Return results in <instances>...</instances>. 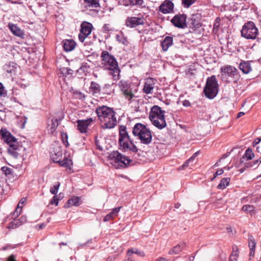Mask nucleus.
I'll list each match as a JSON object with an SVG mask.
<instances>
[{
  "label": "nucleus",
  "instance_id": "09e8293b",
  "mask_svg": "<svg viewBox=\"0 0 261 261\" xmlns=\"http://www.w3.org/2000/svg\"><path fill=\"white\" fill-rule=\"evenodd\" d=\"M58 200L59 199L56 197V196H55L50 201V204H55L56 206H57L58 204Z\"/></svg>",
  "mask_w": 261,
  "mask_h": 261
},
{
  "label": "nucleus",
  "instance_id": "b1692460",
  "mask_svg": "<svg viewBox=\"0 0 261 261\" xmlns=\"http://www.w3.org/2000/svg\"><path fill=\"white\" fill-rule=\"evenodd\" d=\"M248 245L250 248L249 256L253 257L254 255L256 242L252 235H250L248 237Z\"/></svg>",
  "mask_w": 261,
  "mask_h": 261
},
{
  "label": "nucleus",
  "instance_id": "20e7f679",
  "mask_svg": "<svg viewBox=\"0 0 261 261\" xmlns=\"http://www.w3.org/2000/svg\"><path fill=\"white\" fill-rule=\"evenodd\" d=\"M164 111L158 106H154L149 114V118L152 124L156 127L162 129L166 125Z\"/></svg>",
  "mask_w": 261,
  "mask_h": 261
},
{
  "label": "nucleus",
  "instance_id": "423d86ee",
  "mask_svg": "<svg viewBox=\"0 0 261 261\" xmlns=\"http://www.w3.org/2000/svg\"><path fill=\"white\" fill-rule=\"evenodd\" d=\"M119 144L120 147L124 150L129 149L134 152L138 151L137 147L130 139L124 126H120L119 128Z\"/></svg>",
  "mask_w": 261,
  "mask_h": 261
},
{
  "label": "nucleus",
  "instance_id": "37998d69",
  "mask_svg": "<svg viewBox=\"0 0 261 261\" xmlns=\"http://www.w3.org/2000/svg\"><path fill=\"white\" fill-rule=\"evenodd\" d=\"M60 186V183L58 182L54 187L50 188V192L53 194L56 195L58 193Z\"/></svg>",
  "mask_w": 261,
  "mask_h": 261
},
{
  "label": "nucleus",
  "instance_id": "412c9836",
  "mask_svg": "<svg viewBox=\"0 0 261 261\" xmlns=\"http://www.w3.org/2000/svg\"><path fill=\"white\" fill-rule=\"evenodd\" d=\"M9 28L14 35L21 38L23 37L24 35L23 32L17 25L9 23Z\"/></svg>",
  "mask_w": 261,
  "mask_h": 261
},
{
  "label": "nucleus",
  "instance_id": "6e6552de",
  "mask_svg": "<svg viewBox=\"0 0 261 261\" xmlns=\"http://www.w3.org/2000/svg\"><path fill=\"white\" fill-rule=\"evenodd\" d=\"M101 65L105 69L110 70L117 67L118 63L114 56L110 54L108 51H102L101 54Z\"/></svg>",
  "mask_w": 261,
  "mask_h": 261
},
{
  "label": "nucleus",
  "instance_id": "393cba45",
  "mask_svg": "<svg viewBox=\"0 0 261 261\" xmlns=\"http://www.w3.org/2000/svg\"><path fill=\"white\" fill-rule=\"evenodd\" d=\"M121 208V206L113 208L109 214H108L105 217L103 221L107 222L114 218L118 215V214Z\"/></svg>",
  "mask_w": 261,
  "mask_h": 261
},
{
  "label": "nucleus",
  "instance_id": "de8ad7c7",
  "mask_svg": "<svg viewBox=\"0 0 261 261\" xmlns=\"http://www.w3.org/2000/svg\"><path fill=\"white\" fill-rule=\"evenodd\" d=\"M67 135L66 133L62 134V139L64 144L67 146L68 145V143L67 141Z\"/></svg>",
  "mask_w": 261,
  "mask_h": 261
},
{
  "label": "nucleus",
  "instance_id": "c9c22d12",
  "mask_svg": "<svg viewBox=\"0 0 261 261\" xmlns=\"http://www.w3.org/2000/svg\"><path fill=\"white\" fill-rule=\"evenodd\" d=\"M90 89L93 93H98L100 91V87L97 83H91Z\"/></svg>",
  "mask_w": 261,
  "mask_h": 261
},
{
  "label": "nucleus",
  "instance_id": "e2e57ef3",
  "mask_svg": "<svg viewBox=\"0 0 261 261\" xmlns=\"http://www.w3.org/2000/svg\"><path fill=\"white\" fill-rule=\"evenodd\" d=\"M258 163H261V158H260L258 160H256L254 162V164H258Z\"/></svg>",
  "mask_w": 261,
  "mask_h": 261
},
{
  "label": "nucleus",
  "instance_id": "79ce46f5",
  "mask_svg": "<svg viewBox=\"0 0 261 261\" xmlns=\"http://www.w3.org/2000/svg\"><path fill=\"white\" fill-rule=\"evenodd\" d=\"M196 0H182V4L184 7L189 8L191 5H192Z\"/></svg>",
  "mask_w": 261,
  "mask_h": 261
},
{
  "label": "nucleus",
  "instance_id": "aec40b11",
  "mask_svg": "<svg viewBox=\"0 0 261 261\" xmlns=\"http://www.w3.org/2000/svg\"><path fill=\"white\" fill-rule=\"evenodd\" d=\"M200 23L197 15H193L189 22V27L193 30L198 29L200 27Z\"/></svg>",
  "mask_w": 261,
  "mask_h": 261
},
{
  "label": "nucleus",
  "instance_id": "e433bc0d",
  "mask_svg": "<svg viewBox=\"0 0 261 261\" xmlns=\"http://www.w3.org/2000/svg\"><path fill=\"white\" fill-rule=\"evenodd\" d=\"M59 163L61 166L68 167L72 164V161L70 159L65 158L64 160H61Z\"/></svg>",
  "mask_w": 261,
  "mask_h": 261
},
{
  "label": "nucleus",
  "instance_id": "3c124183",
  "mask_svg": "<svg viewBox=\"0 0 261 261\" xmlns=\"http://www.w3.org/2000/svg\"><path fill=\"white\" fill-rule=\"evenodd\" d=\"M6 94L4 87L2 85V83H0V96H2Z\"/></svg>",
  "mask_w": 261,
  "mask_h": 261
},
{
  "label": "nucleus",
  "instance_id": "1a4fd4ad",
  "mask_svg": "<svg viewBox=\"0 0 261 261\" xmlns=\"http://www.w3.org/2000/svg\"><path fill=\"white\" fill-rule=\"evenodd\" d=\"M237 69L230 65H226L221 68V73L218 76L220 79L223 82H228V77L233 76L237 74Z\"/></svg>",
  "mask_w": 261,
  "mask_h": 261
},
{
  "label": "nucleus",
  "instance_id": "4be33fe9",
  "mask_svg": "<svg viewBox=\"0 0 261 261\" xmlns=\"http://www.w3.org/2000/svg\"><path fill=\"white\" fill-rule=\"evenodd\" d=\"M59 125L58 120L57 118L51 119L49 121L47 126V131L49 134H53Z\"/></svg>",
  "mask_w": 261,
  "mask_h": 261
},
{
  "label": "nucleus",
  "instance_id": "f03ea898",
  "mask_svg": "<svg viewBox=\"0 0 261 261\" xmlns=\"http://www.w3.org/2000/svg\"><path fill=\"white\" fill-rule=\"evenodd\" d=\"M96 114L100 121L103 123L101 127L104 129L112 128L116 124L114 112L107 106H102L96 109Z\"/></svg>",
  "mask_w": 261,
  "mask_h": 261
},
{
  "label": "nucleus",
  "instance_id": "f257e3e1",
  "mask_svg": "<svg viewBox=\"0 0 261 261\" xmlns=\"http://www.w3.org/2000/svg\"><path fill=\"white\" fill-rule=\"evenodd\" d=\"M0 134L3 141L9 145L8 151L15 158L23 154L25 148L18 144L17 139L5 128H2Z\"/></svg>",
  "mask_w": 261,
  "mask_h": 261
},
{
  "label": "nucleus",
  "instance_id": "2eb2a0df",
  "mask_svg": "<svg viewBox=\"0 0 261 261\" xmlns=\"http://www.w3.org/2000/svg\"><path fill=\"white\" fill-rule=\"evenodd\" d=\"M17 65L14 62H9L3 66L4 74L6 76L12 77L15 74Z\"/></svg>",
  "mask_w": 261,
  "mask_h": 261
},
{
  "label": "nucleus",
  "instance_id": "4468645a",
  "mask_svg": "<svg viewBox=\"0 0 261 261\" xmlns=\"http://www.w3.org/2000/svg\"><path fill=\"white\" fill-rule=\"evenodd\" d=\"M144 23V18L141 17H127L125 20V25L129 28H135Z\"/></svg>",
  "mask_w": 261,
  "mask_h": 261
},
{
  "label": "nucleus",
  "instance_id": "ddd939ff",
  "mask_svg": "<svg viewBox=\"0 0 261 261\" xmlns=\"http://www.w3.org/2000/svg\"><path fill=\"white\" fill-rule=\"evenodd\" d=\"M92 27V24L89 22L86 21L82 22L79 35V39L81 42H83L86 37L91 34Z\"/></svg>",
  "mask_w": 261,
  "mask_h": 261
},
{
  "label": "nucleus",
  "instance_id": "49530a36",
  "mask_svg": "<svg viewBox=\"0 0 261 261\" xmlns=\"http://www.w3.org/2000/svg\"><path fill=\"white\" fill-rule=\"evenodd\" d=\"M102 31L105 33H109L113 31V29L110 28L109 24H105L103 25L102 28Z\"/></svg>",
  "mask_w": 261,
  "mask_h": 261
},
{
  "label": "nucleus",
  "instance_id": "69168bd1",
  "mask_svg": "<svg viewBox=\"0 0 261 261\" xmlns=\"http://www.w3.org/2000/svg\"><path fill=\"white\" fill-rule=\"evenodd\" d=\"M86 68V66H82V67H80V68L79 69V70H80V71H83V70L84 71V69H85V68Z\"/></svg>",
  "mask_w": 261,
  "mask_h": 261
},
{
  "label": "nucleus",
  "instance_id": "bb28decb",
  "mask_svg": "<svg viewBox=\"0 0 261 261\" xmlns=\"http://www.w3.org/2000/svg\"><path fill=\"white\" fill-rule=\"evenodd\" d=\"M240 69L245 74H247L251 70L250 64L248 61L241 62L239 65Z\"/></svg>",
  "mask_w": 261,
  "mask_h": 261
},
{
  "label": "nucleus",
  "instance_id": "4d7b16f0",
  "mask_svg": "<svg viewBox=\"0 0 261 261\" xmlns=\"http://www.w3.org/2000/svg\"><path fill=\"white\" fill-rule=\"evenodd\" d=\"M8 261H16L15 256L13 254L10 255L8 258Z\"/></svg>",
  "mask_w": 261,
  "mask_h": 261
},
{
  "label": "nucleus",
  "instance_id": "cd10ccee",
  "mask_svg": "<svg viewBox=\"0 0 261 261\" xmlns=\"http://www.w3.org/2000/svg\"><path fill=\"white\" fill-rule=\"evenodd\" d=\"M84 3L87 9L96 8L99 7V0H84Z\"/></svg>",
  "mask_w": 261,
  "mask_h": 261
},
{
  "label": "nucleus",
  "instance_id": "7ed1b4c3",
  "mask_svg": "<svg viewBox=\"0 0 261 261\" xmlns=\"http://www.w3.org/2000/svg\"><path fill=\"white\" fill-rule=\"evenodd\" d=\"M133 134L138 138L141 144L148 145L151 142V132L143 124L140 123L136 124L133 128Z\"/></svg>",
  "mask_w": 261,
  "mask_h": 261
},
{
  "label": "nucleus",
  "instance_id": "8fccbe9b",
  "mask_svg": "<svg viewBox=\"0 0 261 261\" xmlns=\"http://www.w3.org/2000/svg\"><path fill=\"white\" fill-rule=\"evenodd\" d=\"M2 170L3 171V172L5 173V174L6 175H8V174H10L11 173V169L10 168H9L8 167H3L2 168Z\"/></svg>",
  "mask_w": 261,
  "mask_h": 261
},
{
  "label": "nucleus",
  "instance_id": "39448f33",
  "mask_svg": "<svg viewBox=\"0 0 261 261\" xmlns=\"http://www.w3.org/2000/svg\"><path fill=\"white\" fill-rule=\"evenodd\" d=\"M108 159L116 168H125L132 161L128 157L124 155L118 151H113L108 155Z\"/></svg>",
  "mask_w": 261,
  "mask_h": 261
},
{
  "label": "nucleus",
  "instance_id": "0e129e2a",
  "mask_svg": "<svg viewBox=\"0 0 261 261\" xmlns=\"http://www.w3.org/2000/svg\"><path fill=\"white\" fill-rule=\"evenodd\" d=\"M156 261H166V260L165 258L161 257L159 259H157Z\"/></svg>",
  "mask_w": 261,
  "mask_h": 261
},
{
  "label": "nucleus",
  "instance_id": "72a5a7b5",
  "mask_svg": "<svg viewBox=\"0 0 261 261\" xmlns=\"http://www.w3.org/2000/svg\"><path fill=\"white\" fill-rule=\"evenodd\" d=\"M230 182V178L229 177H226L222 178L219 184L217 186L218 189H223L225 188L229 184Z\"/></svg>",
  "mask_w": 261,
  "mask_h": 261
},
{
  "label": "nucleus",
  "instance_id": "6ab92c4d",
  "mask_svg": "<svg viewBox=\"0 0 261 261\" xmlns=\"http://www.w3.org/2000/svg\"><path fill=\"white\" fill-rule=\"evenodd\" d=\"M75 42L72 39H67L63 41V47L66 52L72 50L76 46Z\"/></svg>",
  "mask_w": 261,
  "mask_h": 261
},
{
  "label": "nucleus",
  "instance_id": "13d9d810",
  "mask_svg": "<svg viewBox=\"0 0 261 261\" xmlns=\"http://www.w3.org/2000/svg\"><path fill=\"white\" fill-rule=\"evenodd\" d=\"M66 73L67 74H72L73 73V71L69 68H66Z\"/></svg>",
  "mask_w": 261,
  "mask_h": 261
},
{
  "label": "nucleus",
  "instance_id": "9b49d317",
  "mask_svg": "<svg viewBox=\"0 0 261 261\" xmlns=\"http://www.w3.org/2000/svg\"><path fill=\"white\" fill-rule=\"evenodd\" d=\"M203 92L205 96L209 99L215 97L218 92V85L217 83H206Z\"/></svg>",
  "mask_w": 261,
  "mask_h": 261
},
{
  "label": "nucleus",
  "instance_id": "f8f14e48",
  "mask_svg": "<svg viewBox=\"0 0 261 261\" xmlns=\"http://www.w3.org/2000/svg\"><path fill=\"white\" fill-rule=\"evenodd\" d=\"M171 22L176 28H186L187 27V15L185 14H176L172 18Z\"/></svg>",
  "mask_w": 261,
  "mask_h": 261
},
{
  "label": "nucleus",
  "instance_id": "a19ab883",
  "mask_svg": "<svg viewBox=\"0 0 261 261\" xmlns=\"http://www.w3.org/2000/svg\"><path fill=\"white\" fill-rule=\"evenodd\" d=\"M72 93L76 98L83 100L85 98V94H84L80 91H75L73 90Z\"/></svg>",
  "mask_w": 261,
  "mask_h": 261
},
{
  "label": "nucleus",
  "instance_id": "f3484780",
  "mask_svg": "<svg viewBox=\"0 0 261 261\" xmlns=\"http://www.w3.org/2000/svg\"><path fill=\"white\" fill-rule=\"evenodd\" d=\"M93 121L92 118H88L86 120H79L77 121V129L81 133H84L87 131V129L89 124Z\"/></svg>",
  "mask_w": 261,
  "mask_h": 261
},
{
  "label": "nucleus",
  "instance_id": "bf43d9fd",
  "mask_svg": "<svg viewBox=\"0 0 261 261\" xmlns=\"http://www.w3.org/2000/svg\"><path fill=\"white\" fill-rule=\"evenodd\" d=\"M19 220H20V224H22L27 221V218L25 217H21Z\"/></svg>",
  "mask_w": 261,
  "mask_h": 261
},
{
  "label": "nucleus",
  "instance_id": "6e6d98bb",
  "mask_svg": "<svg viewBox=\"0 0 261 261\" xmlns=\"http://www.w3.org/2000/svg\"><path fill=\"white\" fill-rule=\"evenodd\" d=\"M229 261H237V257L236 255L231 254L230 256Z\"/></svg>",
  "mask_w": 261,
  "mask_h": 261
},
{
  "label": "nucleus",
  "instance_id": "864d4df0",
  "mask_svg": "<svg viewBox=\"0 0 261 261\" xmlns=\"http://www.w3.org/2000/svg\"><path fill=\"white\" fill-rule=\"evenodd\" d=\"M206 82H217L215 75H212L211 76L208 77Z\"/></svg>",
  "mask_w": 261,
  "mask_h": 261
},
{
  "label": "nucleus",
  "instance_id": "f704fd0d",
  "mask_svg": "<svg viewBox=\"0 0 261 261\" xmlns=\"http://www.w3.org/2000/svg\"><path fill=\"white\" fill-rule=\"evenodd\" d=\"M62 153L61 151L60 148L59 150L52 154V159L55 163H59L62 158Z\"/></svg>",
  "mask_w": 261,
  "mask_h": 261
},
{
  "label": "nucleus",
  "instance_id": "473e14b6",
  "mask_svg": "<svg viewBox=\"0 0 261 261\" xmlns=\"http://www.w3.org/2000/svg\"><path fill=\"white\" fill-rule=\"evenodd\" d=\"M242 211L252 215L254 213L255 207L252 205H244L242 208Z\"/></svg>",
  "mask_w": 261,
  "mask_h": 261
},
{
  "label": "nucleus",
  "instance_id": "4c0bfd02",
  "mask_svg": "<svg viewBox=\"0 0 261 261\" xmlns=\"http://www.w3.org/2000/svg\"><path fill=\"white\" fill-rule=\"evenodd\" d=\"M198 152H195L190 159H189L179 168L184 169L185 167H188L190 163L193 162L195 157L197 155Z\"/></svg>",
  "mask_w": 261,
  "mask_h": 261
},
{
  "label": "nucleus",
  "instance_id": "0eeeda50",
  "mask_svg": "<svg viewBox=\"0 0 261 261\" xmlns=\"http://www.w3.org/2000/svg\"><path fill=\"white\" fill-rule=\"evenodd\" d=\"M241 36L247 39H257L259 42L261 38L258 37V31L253 21L245 23L241 31Z\"/></svg>",
  "mask_w": 261,
  "mask_h": 261
},
{
  "label": "nucleus",
  "instance_id": "5701e85b",
  "mask_svg": "<svg viewBox=\"0 0 261 261\" xmlns=\"http://www.w3.org/2000/svg\"><path fill=\"white\" fill-rule=\"evenodd\" d=\"M81 203L80 198L77 196H73L67 201L64 206L65 208H69L72 206H77L80 205Z\"/></svg>",
  "mask_w": 261,
  "mask_h": 261
},
{
  "label": "nucleus",
  "instance_id": "774afa93",
  "mask_svg": "<svg viewBox=\"0 0 261 261\" xmlns=\"http://www.w3.org/2000/svg\"><path fill=\"white\" fill-rule=\"evenodd\" d=\"M98 148L100 150H101L102 149V148H100V147H98Z\"/></svg>",
  "mask_w": 261,
  "mask_h": 261
},
{
  "label": "nucleus",
  "instance_id": "c03bdc74",
  "mask_svg": "<svg viewBox=\"0 0 261 261\" xmlns=\"http://www.w3.org/2000/svg\"><path fill=\"white\" fill-rule=\"evenodd\" d=\"M221 19L218 17L216 18L214 24V30L218 31L220 27Z\"/></svg>",
  "mask_w": 261,
  "mask_h": 261
},
{
  "label": "nucleus",
  "instance_id": "a211bd4d",
  "mask_svg": "<svg viewBox=\"0 0 261 261\" xmlns=\"http://www.w3.org/2000/svg\"><path fill=\"white\" fill-rule=\"evenodd\" d=\"M123 5L125 6H137L139 8L145 7V2L143 0H121Z\"/></svg>",
  "mask_w": 261,
  "mask_h": 261
},
{
  "label": "nucleus",
  "instance_id": "052dcab7",
  "mask_svg": "<svg viewBox=\"0 0 261 261\" xmlns=\"http://www.w3.org/2000/svg\"><path fill=\"white\" fill-rule=\"evenodd\" d=\"M183 105L185 107H189L190 106V102L188 100H185L183 102Z\"/></svg>",
  "mask_w": 261,
  "mask_h": 261
},
{
  "label": "nucleus",
  "instance_id": "5fc2aeb1",
  "mask_svg": "<svg viewBox=\"0 0 261 261\" xmlns=\"http://www.w3.org/2000/svg\"><path fill=\"white\" fill-rule=\"evenodd\" d=\"M261 141L260 138H256L253 142V146H255L258 144Z\"/></svg>",
  "mask_w": 261,
  "mask_h": 261
},
{
  "label": "nucleus",
  "instance_id": "2f4dec72",
  "mask_svg": "<svg viewBox=\"0 0 261 261\" xmlns=\"http://www.w3.org/2000/svg\"><path fill=\"white\" fill-rule=\"evenodd\" d=\"M254 157V154L252 152L251 149L248 148L245 153V155L240 160V162L241 163H243L245 160V158L247 159V160H250Z\"/></svg>",
  "mask_w": 261,
  "mask_h": 261
},
{
  "label": "nucleus",
  "instance_id": "c756f323",
  "mask_svg": "<svg viewBox=\"0 0 261 261\" xmlns=\"http://www.w3.org/2000/svg\"><path fill=\"white\" fill-rule=\"evenodd\" d=\"M26 201L27 198L25 197H23L20 199L19 203L17 205V207L13 214V215L15 218L18 217L21 212L22 206L20 205V204H23Z\"/></svg>",
  "mask_w": 261,
  "mask_h": 261
},
{
  "label": "nucleus",
  "instance_id": "7c9ffc66",
  "mask_svg": "<svg viewBox=\"0 0 261 261\" xmlns=\"http://www.w3.org/2000/svg\"><path fill=\"white\" fill-rule=\"evenodd\" d=\"M185 244L184 243H181L180 244H178L173 248H172L169 251V254H178L180 251H181L182 249L185 247Z\"/></svg>",
  "mask_w": 261,
  "mask_h": 261
},
{
  "label": "nucleus",
  "instance_id": "dca6fc26",
  "mask_svg": "<svg viewBox=\"0 0 261 261\" xmlns=\"http://www.w3.org/2000/svg\"><path fill=\"white\" fill-rule=\"evenodd\" d=\"M174 4L170 0H165L159 7V11L163 14L173 12Z\"/></svg>",
  "mask_w": 261,
  "mask_h": 261
},
{
  "label": "nucleus",
  "instance_id": "58836bf2",
  "mask_svg": "<svg viewBox=\"0 0 261 261\" xmlns=\"http://www.w3.org/2000/svg\"><path fill=\"white\" fill-rule=\"evenodd\" d=\"M153 86L152 84H148L147 83H145V85L143 88V91L146 94H150L151 93L153 90Z\"/></svg>",
  "mask_w": 261,
  "mask_h": 261
},
{
  "label": "nucleus",
  "instance_id": "c85d7f7f",
  "mask_svg": "<svg viewBox=\"0 0 261 261\" xmlns=\"http://www.w3.org/2000/svg\"><path fill=\"white\" fill-rule=\"evenodd\" d=\"M109 70L110 71V74L113 76V80L116 81L119 79L120 70L118 65H117V67H114V68H111Z\"/></svg>",
  "mask_w": 261,
  "mask_h": 261
},
{
  "label": "nucleus",
  "instance_id": "a18cd8bd",
  "mask_svg": "<svg viewBox=\"0 0 261 261\" xmlns=\"http://www.w3.org/2000/svg\"><path fill=\"white\" fill-rule=\"evenodd\" d=\"M116 38L117 40L120 43L124 44L126 41V39L123 37L122 34L116 35Z\"/></svg>",
  "mask_w": 261,
  "mask_h": 261
},
{
  "label": "nucleus",
  "instance_id": "ea45409f",
  "mask_svg": "<svg viewBox=\"0 0 261 261\" xmlns=\"http://www.w3.org/2000/svg\"><path fill=\"white\" fill-rule=\"evenodd\" d=\"M132 253H136L140 256H144V253L143 252L138 250L137 249H130L127 251V255H130Z\"/></svg>",
  "mask_w": 261,
  "mask_h": 261
},
{
  "label": "nucleus",
  "instance_id": "680f3d73",
  "mask_svg": "<svg viewBox=\"0 0 261 261\" xmlns=\"http://www.w3.org/2000/svg\"><path fill=\"white\" fill-rule=\"evenodd\" d=\"M244 114H245L244 112H239L238 114L237 118H240V117L244 115Z\"/></svg>",
  "mask_w": 261,
  "mask_h": 261
},
{
  "label": "nucleus",
  "instance_id": "338daca9",
  "mask_svg": "<svg viewBox=\"0 0 261 261\" xmlns=\"http://www.w3.org/2000/svg\"><path fill=\"white\" fill-rule=\"evenodd\" d=\"M180 205V204L177 203V204H175V206L176 208H178L179 207Z\"/></svg>",
  "mask_w": 261,
  "mask_h": 261
},
{
  "label": "nucleus",
  "instance_id": "a878e982",
  "mask_svg": "<svg viewBox=\"0 0 261 261\" xmlns=\"http://www.w3.org/2000/svg\"><path fill=\"white\" fill-rule=\"evenodd\" d=\"M173 38L170 36H167L161 42V45L163 50L165 51L168 50L169 47L172 44Z\"/></svg>",
  "mask_w": 261,
  "mask_h": 261
},
{
  "label": "nucleus",
  "instance_id": "603ef678",
  "mask_svg": "<svg viewBox=\"0 0 261 261\" xmlns=\"http://www.w3.org/2000/svg\"><path fill=\"white\" fill-rule=\"evenodd\" d=\"M224 172V170L222 169H221L219 170H218L215 174L214 178H216L217 176L220 175L222 174Z\"/></svg>",
  "mask_w": 261,
  "mask_h": 261
},
{
  "label": "nucleus",
  "instance_id": "9d476101",
  "mask_svg": "<svg viewBox=\"0 0 261 261\" xmlns=\"http://www.w3.org/2000/svg\"><path fill=\"white\" fill-rule=\"evenodd\" d=\"M120 88L124 96L129 102L135 97L134 92L136 89H134V87L130 83H121Z\"/></svg>",
  "mask_w": 261,
  "mask_h": 261
}]
</instances>
